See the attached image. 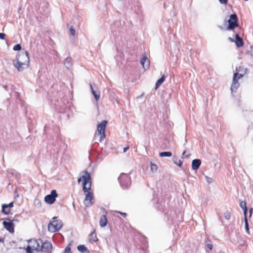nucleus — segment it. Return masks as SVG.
<instances>
[{
  "mask_svg": "<svg viewBox=\"0 0 253 253\" xmlns=\"http://www.w3.org/2000/svg\"><path fill=\"white\" fill-rule=\"evenodd\" d=\"M128 149H129V147H125V148H124V150H123L124 152V153L126 152L128 150Z\"/></svg>",
  "mask_w": 253,
  "mask_h": 253,
  "instance_id": "obj_40",
  "label": "nucleus"
},
{
  "mask_svg": "<svg viewBox=\"0 0 253 253\" xmlns=\"http://www.w3.org/2000/svg\"><path fill=\"white\" fill-rule=\"evenodd\" d=\"M201 164V161L200 159H194L192 162V169L194 170H197Z\"/></svg>",
  "mask_w": 253,
  "mask_h": 253,
  "instance_id": "obj_15",
  "label": "nucleus"
},
{
  "mask_svg": "<svg viewBox=\"0 0 253 253\" xmlns=\"http://www.w3.org/2000/svg\"><path fill=\"white\" fill-rule=\"evenodd\" d=\"M58 195L55 190H51L50 194L47 195L44 197V201L48 204H53L56 200V198L57 197Z\"/></svg>",
  "mask_w": 253,
  "mask_h": 253,
  "instance_id": "obj_7",
  "label": "nucleus"
},
{
  "mask_svg": "<svg viewBox=\"0 0 253 253\" xmlns=\"http://www.w3.org/2000/svg\"><path fill=\"white\" fill-rule=\"evenodd\" d=\"M224 217L227 219H229L231 217V214L230 213L227 212L224 214Z\"/></svg>",
  "mask_w": 253,
  "mask_h": 253,
  "instance_id": "obj_35",
  "label": "nucleus"
},
{
  "mask_svg": "<svg viewBox=\"0 0 253 253\" xmlns=\"http://www.w3.org/2000/svg\"><path fill=\"white\" fill-rule=\"evenodd\" d=\"M89 85H90L91 93L93 94L95 99L96 101H98L100 98V91L97 89V88H96V89H95L91 84H90Z\"/></svg>",
  "mask_w": 253,
  "mask_h": 253,
  "instance_id": "obj_14",
  "label": "nucleus"
},
{
  "mask_svg": "<svg viewBox=\"0 0 253 253\" xmlns=\"http://www.w3.org/2000/svg\"><path fill=\"white\" fill-rule=\"evenodd\" d=\"M166 77L165 75H163L160 79H159L156 82L155 84L156 89H157L164 82L165 80Z\"/></svg>",
  "mask_w": 253,
  "mask_h": 253,
  "instance_id": "obj_18",
  "label": "nucleus"
},
{
  "mask_svg": "<svg viewBox=\"0 0 253 253\" xmlns=\"http://www.w3.org/2000/svg\"><path fill=\"white\" fill-rule=\"evenodd\" d=\"M249 54L253 57V46H251L250 47L249 49L248 50Z\"/></svg>",
  "mask_w": 253,
  "mask_h": 253,
  "instance_id": "obj_32",
  "label": "nucleus"
},
{
  "mask_svg": "<svg viewBox=\"0 0 253 253\" xmlns=\"http://www.w3.org/2000/svg\"><path fill=\"white\" fill-rule=\"evenodd\" d=\"M71 243H69V246L66 247L65 249L64 253H72L71 252V248L69 247L71 245Z\"/></svg>",
  "mask_w": 253,
  "mask_h": 253,
  "instance_id": "obj_31",
  "label": "nucleus"
},
{
  "mask_svg": "<svg viewBox=\"0 0 253 253\" xmlns=\"http://www.w3.org/2000/svg\"><path fill=\"white\" fill-rule=\"evenodd\" d=\"M4 213L6 214H8V213L9 212V209H6V211H5L4 212H3Z\"/></svg>",
  "mask_w": 253,
  "mask_h": 253,
  "instance_id": "obj_41",
  "label": "nucleus"
},
{
  "mask_svg": "<svg viewBox=\"0 0 253 253\" xmlns=\"http://www.w3.org/2000/svg\"><path fill=\"white\" fill-rule=\"evenodd\" d=\"M116 212H118L119 213H120V214H121L122 215H123V216L125 217L126 216V213L125 212H121V211H115Z\"/></svg>",
  "mask_w": 253,
  "mask_h": 253,
  "instance_id": "obj_39",
  "label": "nucleus"
},
{
  "mask_svg": "<svg viewBox=\"0 0 253 253\" xmlns=\"http://www.w3.org/2000/svg\"><path fill=\"white\" fill-rule=\"evenodd\" d=\"M90 241L92 242H95L97 241V238L96 235V234L95 233L94 231L92 232L90 234Z\"/></svg>",
  "mask_w": 253,
  "mask_h": 253,
  "instance_id": "obj_24",
  "label": "nucleus"
},
{
  "mask_svg": "<svg viewBox=\"0 0 253 253\" xmlns=\"http://www.w3.org/2000/svg\"><path fill=\"white\" fill-rule=\"evenodd\" d=\"M70 32L71 35H72L73 36H75L76 34V31L72 26L70 28Z\"/></svg>",
  "mask_w": 253,
  "mask_h": 253,
  "instance_id": "obj_33",
  "label": "nucleus"
},
{
  "mask_svg": "<svg viewBox=\"0 0 253 253\" xmlns=\"http://www.w3.org/2000/svg\"><path fill=\"white\" fill-rule=\"evenodd\" d=\"M85 198L84 203L85 207H90L94 203L93 192H84Z\"/></svg>",
  "mask_w": 253,
  "mask_h": 253,
  "instance_id": "obj_8",
  "label": "nucleus"
},
{
  "mask_svg": "<svg viewBox=\"0 0 253 253\" xmlns=\"http://www.w3.org/2000/svg\"><path fill=\"white\" fill-rule=\"evenodd\" d=\"M13 207V203L11 202L9 204H3L2 205V211H6V209H9Z\"/></svg>",
  "mask_w": 253,
  "mask_h": 253,
  "instance_id": "obj_23",
  "label": "nucleus"
},
{
  "mask_svg": "<svg viewBox=\"0 0 253 253\" xmlns=\"http://www.w3.org/2000/svg\"><path fill=\"white\" fill-rule=\"evenodd\" d=\"M107 124V121H102L97 125V132L96 135L100 137V142H102L105 137V130Z\"/></svg>",
  "mask_w": 253,
  "mask_h": 253,
  "instance_id": "obj_5",
  "label": "nucleus"
},
{
  "mask_svg": "<svg viewBox=\"0 0 253 253\" xmlns=\"http://www.w3.org/2000/svg\"><path fill=\"white\" fill-rule=\"evenodd\" d=\"M118 179L121 186L124 188H127L130 184V177L126 173H122Z\"/></svg>",
  "mask_w": 253,
  "mask_h": 253,
  "instance_id": "obj_6",
  "label": "nucleus"
},
{
  "mask_svg": "<svg viewBox=\"0 0 253 253\" xmlns=\"http://www.w3.org/2000/svg\"><path fill=\"white\" fill-rule=\"evenodd\" d=\"M140 63L145 70L149 66V61L145 54H143L140 60Z\"/></svg>",
  "mask_w": 253,
  "mask_h": 253,
  "instance_id": "obj_12",
  "label": "nucleus"
},
{
  "mask_svg": "<svg viewBox=\"0 0 253 253\" xmlns=\"http://www.w3.org/2000/svg\"><path fill=\"white\" fill-rule=\"evenodd\" d=\"M173 162L174 164L177 165L180 167H181L182 164V162L180 160L177 159V158H173Z\"/></svg>",
  "mask_w": 253,
  "mask_h": 253,
  "instance_id": "obj_26",
  "label": "nucleus"
},
{
  "mask_svg": "<svg viewBox=\"0 0 253 253\" xmlns=\"http://www.w3.org/2000/svg\"><path fill=\"white\" fill-rule=\"evenodd\" d=\"M84 174L78 179V181L79 183H80L81 181H83L84 182V180L86 179V178H87V176H90V173H88L86 171H84Z\"/></svg>",
  "mask_w": 253,
  "mask_h": 253,
  "instance_id": "obj_21",
  "label": "nucleus"
},
{
  "mask_svg": "<svg viewBox=\"0 0 253 253\" xmlns=\"http://www.w3.org/2000/svg\"><path fill=\"white\" fill-rule=\"evenodd\" d=\"M3 225L4 227L10 233H13L14 231V224L12 221L7 222L4 221L3 222Z\"/></svg>",
  "mask_w": 253,
  "mask_h": 253,
  "instance_id": "obj_13",
  "label": "nucleus"
},
{
  "mask_svg": "<svg viewBox=\"0 0 253 253\" xmlns=\"http://www.w3.org/2000/svg\"><path fill=\"white\" fill-rule=\"evenodd\" d=\"M21 49V46L20 44H17L13 46V49L15 51L20 50Z\"/></svg>",
  "mask_w": 253,
  "mask_h": 253,
  "instance_id": "obj_30",
  "label": "nucleus"
},
{
  "mask_svg": "<svg viewBox=\"0 0 253 253\" xmlns=\"http://www.w3.org/2000/svg\"><path fill=\"white\" fill-rule=\"evenodd\" d=\"M34 204L36 206H37L38 208L41 207L42 206V203L41 201L37 199H35Z\"/></svg>",
  "mask_w": 253,
  "mask_h": 253,
  "instance_id": "obj_28",
  "label": "nucleus"
},
{
  "mask_svg": "<svg viewBox=\"0 0 253 253\" xmlns=\"http://www.w3.org/2000/svg\"><path fill=\"white\" fill-rule=\"evenodd\" d=\"M53 220L48 224V230L51 232H54L59 231L63 226V223L61 220H57L56 217L52 218Z\"/></svg>",
  "mask_w": 253,
  "mask_h": 253,
  "instance_id": "obj_4",
  "label": "nucleus"
},
{
  "mask_svg": "<svg viewBox=\"0 0 253 253\" xmlns=\"http://www.w3.org/2000/svg\"><path fill=\"white\" fill-rule=\"evenodd\" d=\"M171 156L172 153L170 152H162L159 154V156L160 157H170Z\"/></svg>",
  "mask_w": 253,
  "mask_h": 253,
  "instance_id": "obj_25",
  "label": "nucleus"
},
{
  "mask_svg": "<svg viewBox=\"0 0 253 253\" xmlns=\"http://www.w3.org/2000/svg\"><path fill=\"white\" fill-rule=\"evenodd\" d=\"M245 222L246 230L248 233H249V225H248V223L247 216H245Z\"/></svg>",
  "mask_w": 253,
  "mask_h": 253,
  "instance_id": "obj_29",
  "label": "nucleus"
},
{
  "mask_svg": "<svg viewBox=\"0 0 253 253\" xmlns=\"http://www.w3.org/2000/svg\"><path fill=\"white\" fill-rule=\"evenodd\" d=\"M219 1L222 4H226L227 2V0H219Z\"/></svg>",
  "mask_w": 253,
  "mask_h": 253,
  "instance_id": "obj_38",
  "label": "nucleus"
},
{
  "mask_svg": "<svg viewBox=\"0 0 253 253\" xmlns=\"http://www.w3.org/2000/svg\"><path fill=\"white\" fill-rule=\"evenodd\" d=\"M0 242H2V239H0Z\"/></svg>",
  "mask_w": 253,
  "mask_h": 253,
  "instance_id": "obj_46",
  "label": "nucleus"
},
{
  "mask_svg": "<svg viewBox=\"0 0 253 253\" xmlns=\"http://www.w3.org/2000/svg\"><path fill=\"white\" fill-rule=\"evenodd\" d=\"M190 154H188L185 155V157L188 158L190 157Z\"/></svg>",
  "mask_w": 253,
  "mask_h": 253,
  "instance_id": "obj_43",
  "label": "nucleus"
},
{
  "mask_svg": "<svg viewBox=\"0 0 253 253\" xmlns=\"http://www.w3.org/2000/svg\"><path fill=\"white\" fill-rule=\"evenodd\" d=\"M237 72L234 73L232 78V83L230 87V90L232 92H236L240 86V84L238 80L242 78L244 75L246 73H239V71L237 69Z\"/></svg>",
  "mask_w": 253,
  "mask_h": 253,
  "instance_id": "obj_3",
  "label": "nucleus"
},
{
  "mask_svg": "<svg viewBox=\"0 0 253 253\" xmlns=\"http://www.w3.org/2000/svg\"><path fill=\"white\" fill-rule=\"evenodd\" d=\"M251 211H252V210H251L250 211V214H251Z\"/></svg>",
  "mask_w": 253,
  "mask_h": 253,
  "instance_id": "obj_45",
  "label": "nucleus"
},
{
  "mask_svg": "<svg viewBox=\"0 0 253 253\" xmlns=\"http://www.w3.org/2000/svg\"><path fill=\"white\" fill-rule=\"evenodd\" d=\"M238 18L236 14H231L230 16L229 19L228 20L229 23L228 29L229 30H233L238 26Z\"/></svg>",
  "mask_w": 253,
  "mask_h": 253,
  "instance_id": "obj_9",
  "label": "nucleus"
},
{
  "mask_svg": "<svg viewBox=\"0 0 253 253\" xmlns=\"http://www.w3.org/2000/svg\"><path fill=\"white\" fill-rule=\"evenodd\" d=\"M30 59L28 52L23 50L19 53L16 57V59L13 61L14 66L19 72L22 71L25 68L29 67Z\"/></svg>",
  "mask_w": 253,
  "mask_h": 253,
  "instance_id": "obj_1",
  "label": "nucleus"
},
{
  "mask_svg": "<svg viewBox=\"0 0 253 253\" xmlns=\"http://www.w3.org/2000/svg\"><path fill=\"white\" fill-rule=\"evenodd\" d=\"M91 176H87L84 182H83V190L84 192H93L91 189Z\"/></svg>",
  "mask_w": 253,
  "mask_h": 253,
  "instance_id": "obj_10",
  "label": "nucleus"
},
{
  "mask_svg": "<svg viewBox=\"0 0 253 253\" xmlns=\"http://www.w3.org/2000/svg\"><path fill=\"white\" fill-rule=\"evenodd\" d=\"M77 249L79 252L82 253L89 252L88 249L83 245H79L77 247Z\"/></svg>",
  "mask_w": 253,
  "mask_h": 253,
  "instance_id": "obj_19",
  "label": "nucleus"
},
{
  "mask_svg": "<svg viewBox=\"0 0 253 253\" xmlns=\"http://www.w3.org/2000/svg\"><path fill=\"white\" fill-rule=\"evenodd\" d=\"M207 247L210 250H212V245L210 243L207 244Z\"/></svg>",
  "mask_w": 253,
  "mask_h": 253,
  "instance_id": "obj_37",
  "label": "nucleus"
},
{
  "mask_svg": "<svg viewBox=\"0 0 253 253\" xmlns=\"http://www.w3.org/2000/svg\"><path fill=\"white\" fill-rule=\"evenodd\" d=\"M205 179H206L207 182H208L209 184L211 183L212 182V179L211 177L207 176H205Z\"/></svg>",
  "mask_w": 253,
  "mask_h": 253,
  "instance_id": "obj_34",
  "label": "nucleus"
},
{
  "mask_svg": "<svg viewBox=\"0 0 253 253\" xmlns=\"http://www.w3.org/2000/svg\"><path fill=\"white\" fill-rule=\"evenodd\" d=\"M5 34L4 33H0V39L3 40L4 39Z\"/></svg>",
  "mask_w": 253,
  "mask_h": 253,
  "instance_id": "obj_36",
  "label": "nucleus"
},
{
  "mask_svg": "<svg viewBox=\"0 0 253 253\" xmlns=\"http://www.w3.org/2000/svg\"><path fill=\"white\" fill-rule=\"evenodd\" d=\"M158 167L154 163H153L151 162V170L153 172H155L157 170Z\"/></svg>",
  "mask_w": 253,
  "mask_h": 253,
  "instance_id": "obj_27",
  "label": "nucleus"
},
{
  "mask_svg": "<svg viewBox=\"0 0 253 253\" xmlns=\"http://www.w3.org/2000/svg\"><path fill=\"white\" fill-rule=\"evenodd\" d=\"M235 39V43L237 47H241L243 45V42L242 39L239 37L238 34L236 35Z\"/></svg>",
  "mask_w": 253,
  "mask_h": 253,
  "instance_id": "obj_17",
  "label": "nucleus"
},
{
  "mask_svg": "<svg viewBox=\"0 0 253 253\" xmlns=\"http://www.w3.org/2000/svg\"><path fill=\"white\" fill-rule=\"evenodd\" d=\"M186 152V150H184V151L183 152V153H182V155H184L185 154Z\"/></svg>",
  "mask_w": 253,
  "mask_h": 253,
  "instance_id": "obj_44",
  "label": "nucleus"
},
{
  "mask_svg": "<svg viewBox=\"0 0 253 253\" xmlns=\"http://www.w3.org/2000/svg\"><path fill=\"white\" fill-rule=\"evenodd\" d=\"M107 224V219L105 215L101 216L99 220V225L101 227H105Z\"/></svg>",
  "mask_w": 253,
  "mask_h": 253,
  "instance_id": "obj_16",
  "label": "nucleus"
},
{
  "mask_svg": "<svg viewBox=\"0 0 253 253\" xmlns=\"http://www.w3.org/2000/svg\"><path fill=\"white\" fill-rule=\"evenodd\" d=\"M64 64L66 68H69L72 65V58L70 57L66 58L64 62Z\"/></svg>",
  "mask_w": 253,
  "mask_h": 253,
  "instance_id": "obj_22",
  "label": "nucleus"
},
{
  "mask_svg": "<svg viewBox=\"0 0 253 253\" xmlns=\"http://www.w3.org/2000/svg\"><path fill=\"white\" fill-rule=\"evenodd\" d=\"M28 245L26 248L27 253H34V251L39 252L40 245L42 244L41 239H31L28 241Z\"/></svg>",
  "mask_w": 253,
  "mask_h": 253,
  "instance_id": "obj_2",
  "label": "nucleus"
},
{
  "mask_svg": "<svg viewBox=\"0 0 253 253\" xmlns=\"http://www.w3.org/2000/svg\"><path fill=\"white\" fill-rule=\"evenodd\" d=\"M41 244L42 246L40 247L39 252L41 251L44 253H49L51 252L52 246L51 243L45 242Z\"/></svg>",
  "mask_w": 253,
  "mask_h": 253,
  "instance_id": "obj_11",
  "label": "nucleus"
},
{
  "mask_svg": "<svg viewBox=\"0 0 253 253\" xmlns=\"http://www.w3.org/2000/svg\"><path fill=\"white\" fill-rule=\"evenodd\" d=\"M240 206L244 211V214L245 216H246V214L247 212V208L246 206V203L244 201H241L240 203Z\"/></svg>",
  "mask_w": 253,
  "mask_h": 253,
  "instance_id": "obj_20",
  "label": "nucleus"
},
{
  "mask_svg": "<svg viewBox=\"0 0 253 253\" xmlns=\"http://www.w3.org/2000/svg\"><path fill=\"white\" fill-rule=\"evenodd\" d=\"M14 170L13 169H9V170H8V172H10L11 173H13V172H14Z\"/></svg>",
  "mask_w": 253,
  "mask_h": 253,
  "instance_id": "obj_42",
  "label": "nucleus"
}]
</instances>
